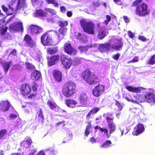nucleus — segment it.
Returning a JSON list of instances; mask_svg holds the SVG:
<instances>
[{
    "label": "nucleus",
    "instance_id": "f257e3e1",
    "mask_svg": "<svg viewBox=\"0 0 155 155\" xmlns=\"http://www.w3.org/2000/svg\"><path fill=\"white\" fill-rule=\"evenodd\" d=\"M142 1V0H135L132 4V6L136 7L135 14L140 17L146 16L150 14L147 5L144 2L141 3Z\"/></svg>",
    "mask_w": 155,
    "mask_h": 155
},
{
    "label": "nucleus",
    "instance_id": "f03ea898",
    "mask_svg": "<svg viewBox=\"0 0 155 155\" xmlns=\"http://www.w3.org/2000/svg\"><path fill=\"white\" fill-rule=\"evenodd\" d=\"M76 90V84L72 81H68L65 82L62 88V93L66 97H69L73 96Z\"/></svg>",
    "mask_w": 155,
    "mask_h": 155
},
{
    "label": "nucleus",
    "instance_id": "7ed1b4c3",
    "mask_svg": "<svg viewBox=\"0 0 155 155\" xmlns=\"http://www.w3.org/2000/svg\"><path fill=\"white\" fill-rule=\"evenodd\" d=\"M82 78L84 80L90 85H96L100 82L98 77L92 73L89 69L84 71L82 73Z\"/></svg>",
    "mask_w": 155,
    "mask_h": 155
},
{
    "label": "nucleus",
    "instance_id": "20e7f679",
    "mask_svg": "<svg viewBox=\"0 0 155 155\" xmlns=\"http://www.w3.org/2000/svg\"><path fill=\"white\" fill-rule=\"evenodd\" d=\"M80 25L83 31L88 34H95V25L91 21H87L84 19L80 21Z\"/></svg>",
    "mask_w": 155,
    "mask_h": 155
},
{
    "label": "nucleus",
    "instance_id": "39448f33",
    "mask_svg": "<svg viewBox=\"0 0 155 155\" xmlns=\"http://www.w3.org/2000/svg\"><path fill=\"white\" fill-rule=\"evenodd\" d=\"M57 24L60 28L56 33L58 39L61 40L64 38L67 31L68 28L66 27L68 25V22L67 21L60 20L58 21Z\"/></svg>",
    "mask_w": 155,
    "mask_h": 155
},
{
    "label": "nucleus",
    "instance_id": "423d86ee",
    "mask_svg": "<svg viewBox=\"0 0 155 155\" xmlns=\"http://www.w3.org/2000/svg\"><path fill=\"white\" fill-rule=\"evenodd\" d=\"M52 39L51 35L48 32L44 33L41 36V42L44 46H50L51 45Z\"/></svg>",
    "mask_w": 155,
    "mask_h": 155
},
{
    "label": "nucleus",
    "instance_id": "0eeeda50",
    "mask_svg": "<svg viewBox=\"0 0 155 155\" xmlns=\"http://www.w3.org/2000/svg\"><path fill=\"white\" fill-rule=\"evenodd\" d=\"M9 30L14 32L23 31V27L22 23L20 22H13L9 25Z\"/></svg>",
    "mask_w": 155,
    "mask_h": 155
},
{
    "label": "nucleus",
    "instance_id": "6e6552de",
    "mask_svg": "<svg viewBox=\"0 0 155 155\" xmlns=\"http://www.w3.org/2000/svg\"><path fill=\"white\" fill-rule=\"evenodd\" d=\"M105 90V86L103 84H98L92 89V94L94 96L98 97L103 94Z\"/></svg>",
    "mask_w": 155,
    "mask_h": 155
},
{
    "label": "nucleus",
    "instance_id": "1a4fd4ad",
    "mask_svg": "<svg viewBox=\"0 0 155 155\" xmlns=\"http://www.w3.org/2000/svg\"><path fill=\"white\" fill-rule=\"evenodd\" d=\"M60 61L65 68H70L72 64V61L70 58H68V56L64 54L61 55Z\"/></svg>",
    "mask_w": 155,
    "mask_h": 155
},
{
    "label": "nucleus",
    "instance_id": "9d476101",
    "mask_svg": "<svg viewBox=\"0 0 155 155\" xmlns=\"http://www.w3.org/2000/svg\"><path fill=\"white\" fill-rule=\"evenodd\" d=\"M114 117L113 116L110 117L109 116H107L106 117V120L108 124V126L109 129V134L110 137V134L114 132L116 129V125L114 124L113 120Z\"/></svg>",
    "mask_w": 155,
    "mask_h": 155
},
{
    "label": "nucleus",
    "instance_id": "9b49d317",
    "mask_svg": "<svg viewBox=\"0 0 155 155\" xmlns=\"http://www.w3.org/2000/svg\"><path fill=\"white\" fill-rule=\"evenodd\" d=\"M20 94L23 96H27L30 94L31 92V87L27 83L22 84L20 88Z\"/></svg>",
    "mask_w": 155,
    "mask_h": 155
},
{
    "label": "nucleus",
    "instance_id": "f8f14e48",
    "mask_svg": "<svg viewBox=\"0 0 155 155\" xmlns=\"http://www.w3.org/2000/svg\"><path fill=\"white\" fill-rule=\"evenodd\" d=\"M28 30L31 34L34 35L42 32L43 31V29L38 25H31L28 28Z\"/></svg>",
    "mask_w": 155,
    "mask_h": 155
},
{
    "label": "nucleus",
    "instance_id": "ddd939ff",
    "mask_svg": "<svg viewBox=\"0 0 155 155\" xmlns=\"http://www.w3.org/2000/svg\"><path fill=\"white\" fill-rule=\"evenodd\" d=\"M61 59V55L58 54L51 56L48 57V64L49 66L54 65Z\"/></svg>",
    "mask_w": 155,
    "mask_h": 155
},
{
    "label": "nucleus",
    "instance_id": "4468645a",
    "mask_svg": "<svg viewBox=\"0 0 155 155\" xmlns=\"http://www.w3.org/2000/svg\"><path fill=\"white\" fill-rule=\"evenodd\" d=\"M63 48L65 52L68 54L75 55L77 52V50L72 47L70 43H65Z\"/></svg>",
    "mask_w": 155,
    "mask_h": 155
},
{
    "label": "nucleus",
    "instance_id": "2eb2a0df",
    "mask_svg": "<svg viewBox=\"0 0 155 155\" xmlns=\"http://www.w3.org/2000/svg\"><path fill=\"white\" fill-rule=\"evenodd\" d=\"M146 103L151 105L155 103V95L153 92L146 91Z\"/></svg>",
    "mask_w": 155,
    "mask_h": 155
},
{
    "label": "nucleus",
    "instance_id": "dca6fc26",
    "mask_svg": "<svg viewBox=\"0 0 155 155\" xmlns=\"http://www.w3.org/2000/svg\"><path fill=\"white\" fill-rule=\"evenodd\" d=\"M11 104L8 100L0 102V110L5 112L10 109Z\"/></svg>",
    "mask_w": 155,
    "mask_h": 155
},
{
    "label": "nucleus",
    "instance_id": "f3484780",
    "mask_svg": "<svg viewBox=\"0 0 155 155\" xmlns=\"http://www.w3.org/2000/svg\"><path fill=\"white\" fill-rule=\"evenodd\" d=\"M110 47V44L109 43H106L100 44L98 47V49L101 53H103L106 51H109Z\"/></svg>",
    "mask_w": 155,
    "mask_h": 155
},
{
    "label": "nucleus",
    "instance_id": "a211bd4d",
    "mask_svg": "<svg viewBox=\"0 0 155 155\" xmlns=\"http://www.w3.org/2000/svg\"><path fill=\"white\" fill-rule=\"evenodd\" d=\"M47 104L51 110L56 112H58L59 111V107L54 101L49 100L47 101Z\"/></svg>",
    "mask_w": 155,
    "mask_h": 155
},
{
    "label": "nucleus",
    "instance_id": "6ab92c4d",
    "mask_svg": "<svg viewBox=\"0 0 155 155\" xmlns=\"http://www.w3.org/2000/svg\"><path fill=\"white\" fill-rule=\"evenodd\" d=\"M136 130L132 132L134 136H137L144 131L145 128L143 125L142 124H138L136 126Z\"/></svg>",
    "mask_w": 155,
    "mask_h": 155
},
{
    "label": "nucleus",
    "instance_id": "aec40b11",
    "mask_svg": "<svg viewBox=\"0 0 155 155\" xmlns=\"http://www.w3.org/2000/svg\"><path fill=\"white\" fill-rule=\"evenodd\" d=\"M98 27L97 37L98 39L100 40L103 39L106 36V33L104 29L101 27H100L99 24H97Z\"/></svg>",
    "mask_w": 155,
    "mask_h": 155
},
{
    "label": "nucleus",
    "instance_id": "412c9836",
    "mask_svg": "<svg viewBox=\"0 0 155 155\" xmlns=\"http://www.w3.org/2000/svg\"><path fill=\"white\" fill-rule=\"evenodd\" d=\"M52 74L54 78L58 82H60L62 81V73L58 70H54Z\"/></svg>",
    "mask_w": 155,
    "mask_h": 155
},
{
    "label": "nucleus",
    "instance_id": "4be33fe9",
    "mask_svg": "<svg viewBox=\"0 0 155 155\" xmlns=\"http://www.w3.org/2000/svg\"><path fill=\"white\" fill-rule=\"evenodd\" d=\"M32 142L31 138L28 137L21 142V147L23 148H29L31 146Z\"/></svg>",
    "mask_w": 155,
    "mask_h": 155
},
{
    "label": "nucleus",
    "instance_id": "5701e85b",
    "mask_svg": "<svg viewBox=\"0 0 155 155\" xmlns=\"http://www.w3.org/2000/svg\"><path fill=\"white\" fill-rule=\"evenodd\" d=\"M36 119L38 123H43L44 120V117L42 110L41 108H39L38 111L37 112Z\"/></svg>",
    "mask_w": 155,
    "mask_h": 155
},
{
    "label": "nucleus",
    "instance_id": "b1692460",
    "mask_svg": "<svg viewBox=\"0 0 155 155\" xmlns=\"http://www.w3.org/2000/svg\"><path fill=\"white\" fill-rule=\"evenodd\" d=\"M75 36L78 40L82 42L85 43L87 40V36L84 34L79 32H78L75 34Z\"/></svg>",
    "mask_w": 155,
    "mask_h": 155
},
{
    "label": "nucleus",
    "instance_id": "393cba45",
    "mask_svg": "<svg viewBox=\"0 0 155 155\" xmlns=\"http://www.w3.org/2000/svg\"><path fill=\"white\" fill-rule=\"evenodd\" d=\"M125 88L130 92L137 93L140 92L143 89V88L141 87H133L131 86H127L125 87Z\"/></svg>",
    "mask_w": 155,
    "mask_h": 155
},
{
    "label": "nucleus",
    "instance_id": "a878e982",
    "mask_svg": "<svg viewBox=\"0 0 155 155\" xmlns=\"http://www.w3.org/2000/svg\"><path fill=\"white\" fill-rule=\"evenodd\" d=\"M24 41L25 44L28 46H31L33 42V41L31 37L27 34L25 35L24 36Z\"/></svg>",
    "mask_w": 155,
    "mask_h": 155
},
{
    "label": "nucleus",
    "instance_id": "bb28decb",
    "mask_svg": "<svg viewBox=\"0 0 155 155\" xmlns=\"http://www.w3.org/2000/svg\"><path fill=\"white\" fill-rule=\"evenodd\" d=\"M123 45V43L121 39H118L115 43V45L114 44L112 46L111 48L116 50H119L122 47Z\"/></svg>",
    "mask_w": 155,
    "mask_h": 155
},
{
    "label": "nucleus",
    "instance_id": "cd10ccee",
    "mask_svg": "<svg viewBox=\"0 0 155 155\" xmlns=\"http://www.w3.org/2000/svg\"><path fill=\"white\" fill-rule=\"evenodd\" d=\"M25 0H18L16 10H18L26 6Z\"/></svg>",
    "mask_w": 155,
    "mask_h": 155
},
{
    "label": "nucleus",
    "instance_id": "c85d7f7f",
    "mask_svg": "<svg viewBox=\"0 0 155 155\" xmlns=\"http://www.w3.org/2000/svg\"><path fill=\"white\" fill-rule=\"evenodd\" d=\"M12 63L11 61L9 62L3 61L2 62L3 68L5 73H7L9 69L10 66L12 65Z\"/></svg>",
    "mask_w": 155,
    "mask_h": 155
},
{
    "label": "nucleus",
    "instance_id": "c756f323",
    "mask_svg": "<svg viewBox=\"0 0 155 155\" xmlns=\"http://www.w3.org/2000/svg\"><path fill=\"white\" fill-rule=\"evenodd\" d=\"M48 13L42 10H38L36 11L34 13L35 16L36 17H45L46 16Z\"/></svg>",
    "mask_w": 155,
    "mask_h": 155
},
{
    "label": "nucleus",
    "instance_id": "7c9ffc66",
    "mask_svg": "<svg viewBox=\"0 0 155 155\" xmlns=\"http://www.w3.org/2000/svg\"><path fill=\"white\" fill-rule=\"evenodd\" d=\"M41 76V74L40 71L35 70L31 74V78L34 80H38Z\"/></svg>",
    "mask_w": 155,
    "mask_h": 155
},
{
    "label": "nucleus",
    "instance_id": "2f4dec72",
    "mask_svg": "<svg viewBox=\"0 0 155 155\" xmlns=\"http://www.w3.org/2000/svg\"><path fill=\"white\" fill-rule=\"evenodd\" d=\"M65 103L68 107L73 108L74 107V106L77 104L78 103L75 100H73L71 99H67L66 100Z\"/></svg>",
    "mask_w": 155,
    "mask_h": 155
},
{
    "label": "nucleus",
    "instance_id": "473e14b6",
    "mask_svg": "<svg viewBox=\"0 0 155 155\" xmlns=\"http://www.w3.org/2000/svg\"><path fill=\"white\" fill-rule=\"evenodd\" d=\"M47 52L48 54L53 55L56 54L58 51V48L57 47L48 48L47 50Z\"/></svg>",
    "mask_w": 155,
    "mask_h": 155
},
{
    "label": "nucleus",
    "instance_id": "72a5a7b5",
    "mask_svg": "<svg viewBox=\"0 0 155 155\" xmlns=\"http://www.w3.org/2000/svg\"><path fill=\"white\" fill-rule=\"evenodd\" d=\"M95 129H98L101 132H104L105 134L106 137L109 138L110 137V135H108V130L106 128H102L101 127H98V126H96L94 127Z\"/></svg>",
    "mask_w": 155,
    "mask_h": 155
},
{
    "label": "nucleus",
    "instance_id": "f704fd0d",
    "mask_svg": "<svg viewBox=\"0 0 155 155\" xmlns=\"http://www.w3.org/2000/svg\"><path fill=\"white\" fill-rule=\"evenodd\" d=\"M144 93V94L139 95L138 99L139 102L140 103L146 102V91H145Z\"/></svg>",
    "mask_w": 155,
    "mask_h": 155
},
{
    "label": "nucleus",
    "instance_id": "c9c22d12",
    "mask_svg": "<svg viewBox=\"0 0 155 155\" xmlns=\"http://www.w3.org/2000/svg\"><path fill=\"white\" fill-rule=\"evenodd\" d=\"M91 121H90L87 123L88 125L86 126L84 132V134L86 136H88L90 134V131L91 126Z\"/></svg>",
    "mask_w": 155,
    "mask_h": 155
},
{
    "label": "nucleus",
    "instance_id": "e433bc0d",
    "mask_svg": "<svg viewBox=\"0 0 155 155\" xmlns=\"http://www.w3.org/2000/svg\"><path fill=\"white\" fill-rule=\"evenodd\" d=\"M87 99V96L85 94L82 93L81 94L79 97V100L81 103L84 104L86 102Z\"/></svg>",
    "mask_w": 155,
    "mask_h": 155
},
{
    "label": "nucleus",
    "instance_id": "4c0bfd02",
    "mask_svg": "<svg viewBox=\"0 0 155 155\" xmlns=\"http://www.w3.org/2000/svg\"><path fill=\"white\" fill-rule=\"evenodd\" d=\"M112 143L111 141L108 140L103 143L100 147L102 148H108L111 146L110 145Z\"/></svg>",
    "mask_w": 155,
    "mask_h": 155
},
{
    "label": "nucleus",
    "instance_id": "58836bf2",
    "mask_svg": "<svg viewBox=\"0 0 155 155\" xmlns=\"http://www.w3.org/2000/svg\"><path fill=\"white\" fill-rule=\"evenodd\" d=\"M91 48V46H80L78 47V49L80 51L81 53H85L89 49Z\"/></svg>",
    "mask_w": 155,
    "mask_h": 155
},
{
    "label": "nucleus",
    "instance_id": "ea45409f",
    "mask_svg": "<svg viewBox=\"0 0 155 155\" xmlns=\"http://www.w3.org/2000/svg\"><path fill=\"white\" fill-rule=\"evenodd\" d=\"M147 64L151 65H153L155 64V54L150 57L147 61Z\"/></svg>",
    "mask_w": 155,
    "mask_h": 155
},
{
    "label": "nucleus",
    "instance_id": "a19ab883",
    "mask_svg": "<svg viewBox=\"0 0 155 155\" xmlns=\"http://www.w3.org/2000/svg\"><path fill=\"white\" fill-rule=\"evenodd\" d=\"M45 150L47 154L49 155H54L55 154V150L51 147Z\"/></svg>",
    "mask_w": 155,
    "mask_h": 155
},
{
    "label": "nucleus",
    "instance_id": "79ce46f5",
    "mask_svg": "<svg viewBox=\"0 0 155 155\" xmlns=\"http://www.w3.org/2000/svg\"><path fill=\"white\" fill-rule=\"evenodd\" d=\"M45 10L46 12L51 13L52 15H56L57 12L56 11L53 9L49 8H46L45 9Z\"/></svg>",
    "mask_w": 155,
    "mask_h": 155
},
{
    "label": "nucleus",
    "instance_id": "37998d69",
    "mask_svg": "<svg viewBox=\"0 0 155 155\" xmlns=\"http://www.w3.org/2000/svg\"><path fill=\"white\" fill-rule=\"evenodd\" d=\"M39 86V85L38 83L35 82H33L32 83V89L34 92H36L38 90V88Z\"/></svg>",
    "mask_w": 155,
    "mask_h": 155
},
{
    "label": "nucleus",
    "instance_id": "c03bdc74",
    "mask_svg": "<svg viewBox=\"0 0 155 155\" xmlns=\"http://www.w3.org/2000/svg\"><path fill=\"white\" fill-rule=\"evenodd\" d=\"M26 68L27 69L30 70H34L35 69V67L32 64L29 62L25 63Z\"/></svg>",
    "mask_w": 155,
    "mask_h": 155
},
{
    "label": "nucleus",
    "instance_id": "a18cd8bd",
    "mask_svg": "<svg viewBox=\"0 0 155 155\" xmlns=\"http://www.w3.org/2000/svg\"><path fill=\"white\" fill-rule=\"evenodd\" d=\"M47 3L49 4H53L54 6L55 7H58V4L55 2L56 0H46Z\"/></svg>",
    "mask_w": 155,
    "mask_h": 155
},
{
    "label": "nucleus",
    "instance_id": "49530a36",
    "mask_svg": "<svg viewBox=\"0 0 155 155\" xmlns=\"http://www.w3.org/2000/svg\"><path fill=\"white\" fill-rule=\"evenodd\" d=\"M58 18V16H54L53 18H47L46 19L47 21L50 23H54L55 21V18Z\"/></svg>",
    "mask_w": 155,
    "mask_h": 155
},
{
    "label": "nucleus",
    "instance_id": "de8ad7c7",
    "mask_svg": "<svg viewBox=\"0 0 155 155\" xmlns=\"http://www.w3.org/2000/svg\"><path fill=\"white\" fill-rule=\"evenodd\" d=\"M132 112L135 115H138L141 112V110L138 108H135L132 110Z\"/></svg>",
    "mask_w": 155,
    "mask_h": 155
},
{
    "label": "nucleus",
    "instance_id": "09e8293b",
    "mask_svg": "<svg viewBox=\"0 0 155 155\" xmlns=\"http://www.w3.org/2000/svg\"><path fill=\"white\" fill-rule=\"evenodd\" d=\"M115 105L117 107L118 110L121 111L123 108V106L121 105V104L117 100H115Z\"/></svg>",
    "mask_w": 155,
    "mask_h": 155
},
{
    "label": "nucleus",
    "instance_id": "8fccbe9b",
    "mask_svg": "<svg viewBox=\"0 0 155 155\" xmlns=\"http://www.w3.org/2000/svg\"><path fill=\"white\" fill-rule=\"evenodd\" d=\"M7 134V131L6 130L4 129L0 130V139H2L5 135Z\"/></svg>",
    "mask_w": 155,
    "mask_h": 155
},
{
    "label": "nucleus",
    "instance_id": "3c124183",
    "mask_svg": "<svg viewBox=\"0 0 155 155\" xmlns=\"http://www.w3.org/2000/svg\"><path fill=\"white\" fill-rule=\"evenodd\" d=\"M100 110V108L99 107H94L92 108L90 111L94 115L97 113Z\"/></svg>",
    "mask_w": 155,
    "mask_h": 155
},
{
    "label": "nucleus",
    "instance_id": "603ef678",
    "mask_svg": "<svg viewBox=\"0 0 155 155\" xmlns=\"http://www.w3.org/2000/svg\"><path fill=\"white\" fill-rule=\"evenodd\" d=\"M8 29V28L7 26H5V27L2 28L0 31L1 35H5Z\"/></svg>",
    "mask_w": 155,
    "mask_h": 155
},
{
    "label": "nucleus",
    "instance_id": "864d4df0",
    "mask_svg": "<svg viewBox=\"0 0 155 155\" xmlns=\"http://www.w3.org/2000/svg\"><path fill=\"white\" fill-rule=\"evenodd\" d=\"M37 93L35 92L34 93L30 94L28 97V99H34L36 96Z\"/></svg>",
    "mask_w": 155,
    "mask_h": 155
},
{
    "label": "nucleus",
    "instance_id": "5fc2aeb1",
    "mask_svg": "<svg viewBox=\"0 0 155 155\" xmlns=\"http://www.w3.org/2000/svg\"><path fill=\"white\" fill-rule=\"evenodd\" d=\"M65 122L64 121H62L61 122H58L56 124L55 126L56 127H58L61 126L62 127H64L65 125Z\"/></svg>",
    "mask_w": 155,
    "mask_h": 155
},
{
    "label": "nucleus",
    "instance_id": "6e6d98bb",
    "mask_svg": "<svg viewBox=\"0 0 155 155\" xmlns=\"http://www.w3.org/2000/svg\"><path fill=\"white\" fill-rule=\"evenodd\" d=\"M73 63L74 64L76 65H78L81 63L80 60L78 58H75L73 61Z\"/></svg>",
    "mask_w": 155,
    "mask_h": 155
},
{
    "label": "nucleus",
    "instance_id": "4d7b16f0",
    "mask_svg": "<svg viewBox=\"0 0 155 155\" xmlns=\"http://www.w3.org/2000/svg\"><path fill=\"white\" fill-rule=\"evenodd\" d=\"M139 61V60L138 58V57H135L133 59L131 60L130 61H129L127 62L128 63H130L131 62L132 63H134V62H138Z\"/></svg>",
    "mask_w": 155,
    "mask_h": 155
},
{
    "label": "nucleus",
    "instance_id": "13d9d810",
    "mask_svg": "<svg viewBox=\"0 0 155 155\" xmlns=\"http://www.w3.org/2000/svg\"><path fill=\"white\" fill-rule=\"evenodd\" d=\"M106 19L104 21V22L105 24L107 25L108 24L109 22L110 21L111 17L110 15H106Z\"/></svg>",
    "mask_w": 155,
    "mask_h": 155
},
{
    "label": "nucleus",
    "instance_id": "bf43d9fd",
    "mask_svg": "<svg viewBox=\"0 0 155 155\" xmlns=\"http://www.w3.org/2000/svg\"><path fill=\"white\" fill-rule=\"evenodd\" d=\"M120 56V54L117 53L115 54L113 56V58L116 60H117Z\"/></svg>",
    "mask_w": 155,
    "mask_h": 155
},
{
    "label": "nucleus",
    "instance_id": "052dcab7",
    "mask_svg": "<svg viewBox=\"0 0 155 155\" xmlns=\"http://www.w3.org/2000/svg\"><path fill=\"white\" fill-rule=\"evenodd\" d=\"M11 55L13 56H16L17 55L16 50L15 49H14L12 51H11L9 55V56H10Z\"/></svg>",
    "mask_w": 155,
    "mask_h": 155
},
{
    "label": "nucleus",
    "instance_id": "680f3d73",
    "mask_svg": "<svg viewBox=\"0 0 155 155\" xmlns=\"http://www.w3.org/2000/svg\"><path fill=\"white\" fill-rule=\"evenodd\" d=\"M138 39L143 41H145L147 40V39L145 37L141 35L139 36L138 37Z\"/></svg>",
    "mask_w": 155,
    "mask_h": 155
},
{
    "label": "nucleus",
    "instance_id": "e2e57ef3",
    "mask_svg": "<svg viewBox=\"0 0 155 155\" xmlns=\"http://www.w3.org/2000/svg\"><path fill=\"white\" fill-rule=\"evenodd\" d=\"M128 35L129 37L131 38H134V34L133 33L130 31H128Z\"/></svg>",
    "mask_w": 155,
    "mask_h": 155
},
{
    "label": "nucleus",
    "instance_id": "0e129e2a",
    "mask_svg": "<svg viewBox=\"0 0 155 155\" xmlns=\"http://www.w3.org/2000/svg\"><path fill=\"white\" fill-rule=\"evenodd\" d=\"M126 99L128 101L130 102L133 103H136L137 104H138L137 103V101L133 100L131 99H130V98L126 97Z\"/></svg>",
    "mask_w": 155,
    "mask_h": 155
},
{
    "label": "nucleus",
    "instance_id": "69168bd1",
    "mask_svg": "<svg viewBox=\"0 0 155 155\" xmlns=\"http://www.w3.org/2000/svg\"><path fill=\"white\" fill-rule=\"evenodd\" d=\"M60 11L63 13H65L66 11V8L64 6H61L60 7Z\"/></svg>",
    "mask_w": 155,
    "mask_h": 155
},
{
    "label": "nucleus",
    "instance_id": "338daca9",
    "mask_svg": "<svg viewBox=\"0 0 155 155\" xmlns=\"http://www.w3.org/2000/svg\"><path fill=\"white\" fill-rule=\"evenodd\" d=\"M37 151L36 149L32 150L28 155H34L36 153Z\"/></svg>",
    "mask_w": 155,
    "mask_h": 155
},
{
    "label": "nucleus",
    "instance_id": "774afa93",
    "mask_svg": "<svg viewBox=\"0 0 155 155\" xmlns=\"http://www.w3.org/2000/svg\"><path fill=\"white\" fill-rule=\"evenodd\" d=\"M17 117V116L16 114H12L9 115V117L10 119H15Z\"/></svg>",
    "mask_w": 155,
    "mask_h": 155
}]
</instances>
